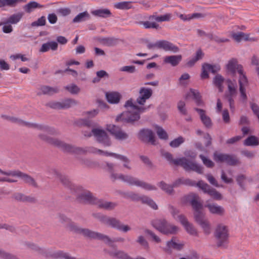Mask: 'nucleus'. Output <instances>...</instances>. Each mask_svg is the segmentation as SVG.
Instances as JSON below:
<instances>
[{
  "label": "nucleus",
  "instance_id": "nucleus-47",
  "mask_svg": "<svg viewBox=\"0 0 259 259\" xmlns=\"http://www.w3.org/2000/svg\"><path fill=\"white\" fill-rule=\"evenodd\" d=\"M190 75L187 73L182 74L179 79V83L182 86H186L189 83Z\"/></svg>",
  "mask_w": 259,
  "mask_h": 259
},
{
  "label": "nucleus",
  "instance_id": "nucleus-3",
  "mask_svg": "<svg viewBox=\"0 0 259 259\" xmlns=\"http://www.w3.org/2000/svg\"><path fill=\"white\" fill-rule=\"evenodd\" d=\"M226 68L227 73L231 76H235L237 73L238 74L239 101L243 104L246 103L248 99L246 87L248 82L243 66L238 63L237 59L232 58L228 61Z\"/></svg>",
  "mask_w": 259,
  "mask_h": 259
},
{
  "label": "nucleus",
  "instance_id": "nucleus-10",
  "mask_svg": "<svg viewBox=\"0 0 259 259\" xmlns=\"http://www.w3.org/2000/svg\"><path fill=\"white\" fill-rule=\"evenodd\" d=\"M226 83L227 86L228 94L227 95V99L229 103L230 109L233 112L235 111L236 108L235 102L233 97L237 93V83L235 79L232 80L231 79H227L226 80Z\"/></svg>",
  "mask_w": 259,
  "mask_h": 259
},
{
  "label": "nucleus",
  "instance_id": "nucleus-23",
  "mask_svg": "<svg viewBox=\"0 0 259 259\" xmlns=\"http://www.w3.org/2000/svg\"><path fill=\"white\" fill-rule=\"evenodd\" d=\"M138 138L142 141H148L152 144L155 142V137L153 133L150 130L143 129L138 134Z\"/></svg>",
  "mask_w": 259,
  "mask_h": 259
},
{
  "label": "nucleus",
  "instance_id": "nucleus-56",
  "mask_svg": "<svg viewBox=\"0 0 259 259\" xmlns=\"http://www.w3.org/2000/svg\"><path fill=\"white\" fill-rule=\"evenodd\" d=\"M17 120L20 124H24V125H28V126L36 127V128H37L38 129H39V130H44V131H46L47 130V128L46 127H45L44 126H42V125H36L35 124L29 123H27V122H24L22 120H20V119H19V120L17 119Z\"/></svg>",
  "mask_w": 259,
  "mask_h": 259
},
{
  "label": "nucleus",
  "instance_id": "nucleus-11",
  "mask_svg": "<svg viewBox=\"0 0 259 259\" xmlns=\"http://www.w3.org/2000/svg\"><path fill=\"white\" fill-rule=\"evenodd\" d=\"M214 236L217 240L218 246H224L228 241L229 233L228 229L224 225H219L215 229Z\"/></svg>",
  "mask_w": 259,
  "mask_h": 259
},
{
  "label": "nucleus",
  "instance_id": "nucleus-22",
  "mask_svg": "<svg viewBox=\"0 0 259 259\" xmlns=\"http://www.w3.org/2000/svg\"><path fill=\"white\" fill-rule=\"evenodd\" d=\"M8 175L11 176V178L14 179L15 180H16V178H20L25 183H27L29 185L33 186H35L36 185L33 178L19 171L13 170L12 172L8 173Z\"/></svg>",
  "mask_w": 259,
  "mask_h": 259
},
{
  "label": "nucleus",
  "instance_id": "nucleus-52",
  "mask_svg": "<svg viewBox=\"0 0 259 259\" xmlns=\"http://www.w3.org/2000/svg\"><path fill=\"white\" fill-rule=\"evenodd\" d=\"M137 242L142 246L145 249H148L149 247L148 242L142 235H140L138 237Z\"/></svg>",
  "mask_w": 259,
  "mask_h": 259
},
{
  "label": "nucleus",
  "instance_id": "nucleus-6",
  "mask_svg": "<svg viewBox=\"0 0 259 259\" xmlns=\"http://www.w3.org/2000/svg\"><path fill=\"white\" fill-rule=\"evenodd\" d=\"M107 166L108 170L111 172V178L113 180H119L122 182H125L129 185H134L138 187H141L147 191L156 190L157 188L156 186L147 183L143 181L134 178L130 175H124L122 174H118L114 173L112 171L114 165L111 163H107Z\"/></svg>",
  "mask_w": 259,
  "mask_h": 259
},
{
  "label": "nucleus",
  "instance_id": "nucleus-17",
  "mask_svg": "<svg viewBox=\"0 0 259 259\" xmlns=\"http://www.w3.org/2000/svg\"><path fill=\"white\" fill-rule=\"evenodd\" d=\"M213 159L216 162H226L230 165H234L238 162V160L235 157L218 152L214 153Z\"/></svg>",
  "mask_w": 259,
  "mask_h": 259
},
{
  "label": "nucleus",
  "instance_id": "nucleus-55",
  "mask_svg": "<svg viewBox=\"0 0 259 259\" xmlns=\"http://www.w3.org/2000/svg\"><path fill=\"white\" fill-rule=\"evenodd\" d=\"M200 16H201V14L199 13H194L193 14H189L187 15H181L180 16V17L182 20L186 21V20H191L192 19H194L196 18H198V17H200Z\"/></svg>",
  "mask_w": 259,
  "mask_h": 259
},
{
  "label": "nucleus",
  "instance_id": "nucleus-30",
  "mask_svg": "<svg viewBox=\"0 0 259 259\" xmlns=\"http://www.w3.org/2000/svg\"><path fill=\"white\" fill-rule=\"evenodd\" d=\"M77 102L71 99L65 100L61 102H58L56 104L55 107L57 108H64L67 109L74 105H77Z\"/></svg>",
  "mask_w": 259,
  "mask_h": 259
},
{
  "label": "nucleus",
  "instance_id": "nucleus-41",
  "mask_svg": "<svg viewBox=\"0 0 259 259\" xmlns=\"http://www.w3.org/2000/svg\"><path fill=\"white\" fill-rule=\"evenodd\" d=\"M65 89L72 95H77L80 92V88L74 83L66 85Z\"/></svg>",
  "mask_w": 259,
  "mask_h": 259
},
{
  "label": "nucleus",
  "instance_id": "nucleus-24",
  "mask_svg": "<svg viewBox=\"0 0 259 259\" xmlns=\"http://www.w3.org/2000/svg\"><path fill=\"white\" fill-rule=\"evenodd\" d=\"M130 196L134 200H140L143 203L147 204L154 210H157L158 209V205L156 204L155 202L147 196H143L140 197L137 194L133 193H131Z\"/></svg>",
  "mask_w": 259,
  "mask_h": 259
},
{
  "label": "nucleus",
  "instance_id": "nucleus-12",
  "mask_svg": "<svg viewBox=\"0 0 259 259\" xmlns=\"http://www.w3.org/2000/svg\"><path fill=\"white\" fill-rule=\"evenodd\" d=\"M80 197L84 201L95 203L100 207L107 209H112L116 206L114 203L94 198L89 192H84L80 195Z\"/></svg>",
  "mask_w": 259,
  "mask_h": 259
},
{
  "label": "nucleus",
  "instance_id": "nucleus-8",
  "mask_svg": "<svg viewBox=\"0 0 259 259\" xmlns=\"http://www.w3.org/2000/svg\"><path fill=\"white\" fill-rule=\"evenodd\" d=\"M151 224L155 229L164 235L176 234L180 230L178 226L168 222L165 219L154 220Z\"/></svg>",
  "mask_w": 259,
  "mask_h": 259
},
{
  "label": "nucleus",
  "instance_id": "nucleus-33",
  "mask_svg": "<svg viewBox=\"0 0 259 259\" xmlns=\"http://www.w3.org/2000/svg\"><path fill=\"white\" fill-rule=\"evenodd\" d=\"M188 96L192 97L195 100L196 103L198 105L200 106L203 105V103L201 100V97L198 91L190 89L186 97L187 98Z\"/></svg>",
  "mask_w": 259,
  "mask_h": 259
},
{
  "label": "nucleus",
  "instance_id": "nucleus-59",
  "mask_svg": "<svg viewBox=\"0 0 259 259\" xmlns=\"http://www.w3.org/2000/svg\"><path fill=\"white\" fill-rule=\"evenodd\" d=\"M200 157L201 159L203 164L208 167H212L214 166L213 162L210 160L209 159L207 158V157L200 155Z\"/></svg>",
  "mask_w": 259,
  "mask_h": 259
},
{
  "label": "nucleus",
  "instance_id": "nucleus-27",
  "mask_svg": "<svg viewBox=\"0 0 259 259\" xmlns=\"http://www.w3.org/2000/svg\"><path fill=\"white\" fill-rule=\"evenodd\" d=\"M109 252H110V254L112 256L117 257L119 259H145L142 257L133 258L125 253L124 251L119 250L116 249H114Z\"/></svg>",
  "mask_w": 259,
  "mask_h": 259
},
{
  "label": "nucleus",
  "instance_id": "nucleus-60",
  "mask_svg": "<svg viewBox=\"0 0 259 259\" xmlns=\"http://www.w3.org/2000/svg\"><path fill=\"white\" fill-rule=\"evenodd\" d=\"M18 0H0V7L6 6H13L18 2Z\"/></svg>",
  "mask_w": 259,
  "mask_h": 259
},
{
  "label": "nucleus",
  "instance_id": "nucleus-9",
  "mask_svg": "<svg viewBox=\"0 0 259 259\" xmlns=\"http://www.w3.org/2000/svg\"><path fill=\"white\" fill-rule=\"evenodd\" d=\"M92 135L95 137L98 142L105 147L109 146L111 144V141L107 134L101 127L94 128L92 130L91 132L88 134L84 133L85 136L91 137Z\"/></svg>",
  "mask_w": 259,
  "mask_h": 259
},
{
  "label": "nucleus",
  "instance_id": "nucleus-61",
  "mask_svg": "<svg viewBox=\"0 0 259 259\" xmlns=\"http://www.w3.org/2000/svg\"><path fill=\"white\" fill-rule=\"evenodd\" d=\"M205 177L211 185L217 187H220L215 179L211 174H207Z\"/></svg>",
  "mask_w": 259,
  "mask_h": 259
},
{
  "label": "nucleus",
  "instance_id": "nucleus-21",
  "mask_svg": "<svg viewBox=\"0 0 259 259\" xmlns=\"http://www.w3.org/2000/svg\"><path fill=\"white\" fill-rule=\"evenodd\" d=\"M8 175L11 176V178L14 179L15 180H16V178H20L25 183H27L29 185L33 186H35L36 185L33 178L19 171L13 170L12 172L8 173Z\"/></svg>",
  "mask_w": 259,
  "mask_h": 259
},
{
  "label": "nucleus",
  "instance_id": "nucleus-40",
  "mask_svg": "<svg viewBox=\"0 0 259 259\" xmlns=\"http://www.w3.org/2000/svg\"><path fill=\"white\" fill-rule=\"evenodd\" d=\"M23 14L19 13L11 16L6 21L10 23L11 24H15L20 21L22 18Z\"/></svg>",
  "mask_w": 259,
  "mask_h": 259
},
{
  "label": "nucleus",
  "instance_id": "nucleus-2",
  "mask_svg": "<svg viewBox=\"0 0 259 259\" xmlns=\"http://www.w3.org/2000/svg\"><path fill=\"white\" fill-rule=\"evenodd\" d=\"M39 137L42 140L46 141L48 143L55 146L58 147L65 152H72L77 154H83L89 152L97 153L100 155L114 157L116 158L121 160L123 162V165L124 167L129 169L131 168L130 165L128 160L123 156L117 155L113 153L105 152L94 148H83L75 147L72 145L65 143L58 139L48 137L46 135H40Z\"/></svg>",
  "mask_w": 259,
  "mask_h": 259
},
{
  "label": "nucleus",
  "instance_id": "nucleus-53",
  "mask_svg": "<svg viewBox=\"0 0 259 259\" xmlns=\"http://www.w3.org/2000/svg\"><path fill=\"white\" fill-rule=\"evenodd\" d=\"M168 210L169 212L171 214L172 218L177 221L178 222V216L179 215H181V214H179V211L178 209L174 207L173 206L169 205L168 206Z\"/></svg>",
  "mask_w": 259,
  "mask_h": 259
},
{
  "label": "nucleus",
  "instance_id": "nucleus-48",
  "mask_svg": "<svg viewBox=\"0 0 259 259\" xmlns=\"http://www.w3.org/2000/svg\"><path fill=\"white\" fill-rule=\"evenodd\" d=\"M185 139L183 137L180 136L171 141L170 142L169 145L172 148H176L183 143Z\"/></svg>",
  "mask_w": 259,
  "mask_h": 259
},
{
  "label": "nucleus",
  "instance_id": "nucleus-63",
  "mask_svg": "<svg viewBox=\"0 0 259 259\" xmlns=\"http://www.w3.org/2000/svg\"><path fill=\"white\" fill-rule=\"evenodd\" d=\"M76 124L78 125H87L90 126L91 122L88 119L80 118L76 121Z\"/></svg>",
  "mask_w": 259,
  "mask_h": 259
},
{
  "label": "nucleus",
  "instance_id": "nucleus-51",
  "mask_svg": "<svg viewBox=\"0 0 259 259\" xmlns=\"http://www.w3.org/2000/svg\"><path fill=\"white\" fill-rule=\"evenodd\" d=\"M207 63H204L202 66V72L201 73V77L202 79L207 78L209 76V72L210 70L208 69Z\"/></svg>",
  "mask_w": 259,
  "mask_h": 259
},
{
  "label": "nucleus",
  "instance_id": "nucleus-14",
  "mask_svg": "<svg viewBox=\"0 0 259 259\" xmlns=\"http://www.w3.org/2000/svg\"><path fill=\"white\" fill-rule=\"evenodd\" d=\"M197 186L201 189L204 193L208 194L215 200H221L223 199L222 195L215 189L211 188L207 184L202 181L197 183Z\"/></svg>",
  "mask_w": 259,
  "mask_h": 259
},
{
  "label": "nucleus",
  "instance_id": "nucleus-43",
  "mask_svg": "<svg viewBox=\"0 0 259 259\" xmlns=\"http://www.w3.org/2000/svg\"><path fill=\"white\" fill-rule=\"evenodd\" d=\"M89 13L85 11L78 14L73 20L74 23H79L86 20L89 18Z\"/></svg>",
  "mask_w": 259,
  "mask_h": 259
},
{
  "label": "nucleus",
  "instance_id": "nucleus-42",
  "mask_svg": "<svg viewBox=\"0 0 259 259\" xmlns=\"http://www.w3.org/2000/svg\"><path fill=\"white\" fill-rule=\"evenodd\" d=\"M38 94H52L58 91L57 89L51 88L48 86H42L39 88Z\"/></svg>",
  "mask_w": 259,
  "mask_h": 259
},
{
  "label": "nucleus",
  "instance_id": "nucleus-35",
  "mask_svg": "<svg viewBox=\"0 0 259 259\" xmlns=\"http://www.w3.org/2000/svg\"><path fill=\"white\" fill-rule=\"evenodd\" d=\"M231 36L233 38L237 41H240L242 40H251L249 38V35L247 33L243 32L232 33Z\"/></svg>",
  "mask_w": 259,
  "mask_h": 259
},
{
  "label": "nucleus",
  "instance_id": "nucleus-57",
  "mask_svg": "<svg viewBox=\"0 0 259 259\" xmlns=\"http://www.w3.org/2000/svg\"><path fill=\"white\" fill-rule=\"evenodd\" d=\"M120 71L125 72L129 73H134L136 71V69L134 66H124L119 69Z\"/></svg>",
  "mask_w": 259,
  "mask_h": 259
},
{
  "label": "nucleus",
  "instance_id": "nucleus-19",
  "mask_svg": "<svg viewBox=\"0 0 259 259\" xmlns=\"http://www.w3.org/2000/svg\"><path fill=\"white\" fill-rule=\"evenodd\" d=\"M205 207L212 214L222 216L225 213V209L223 206L219 205L215 203L211 202L209 200H207L205 202Z\"/></svg>",
  "mask_w": 259,
  "mask_h": 259
},
{
  "label": "nucleus",
  "instance_id": "nucleus-50",
  "mask_svg": "<svg viewBox=\"0 0 259 259\" xmlns=\"http://www.w3.org/2000/svg\"><path fill=\"white\" fill-rule=\"evenodd\" d=\"M0 25H3V31L6 33H9L12 32L13 27L11 24L7 21H4Z\"/></svg>",
  "mask_w": 259,
  "mask_h": 259
},
{
  "label": "nucleus",
  "instance_id": "nucleus-29",
  "mask_svg": "<svg viewBox=\"0 0 259 259\" xmlns=\"http://www.w3.org/2000/svg\"><path fill=\"white\" fill-rule=\"evenodd\" d=\"M236 181L239 186L242 189H245L246 184L248 183H251L253 181V179L251 177H247L243 174L238 175L236 178Z\"/></svg>",
  "mask_w": 259,
  "mask_h": 259
},
{
  "label": "nucleus",
  "instance_id": "nucleus-32",
  "mask_svg": "<svg viewBox=\"0 0 259 259\" xmlns=\"http://www.w3.org/2000/svg\"><path fill=\"white\" fill-rule=\"evenodd\" d=\"M224 78L220 74L216 75L213 78V84L216 88H217L219 91L220 92H222L224 90Z\"/></svg>",
  "mask_w": 259,
  "mask_h": 259
},
{
  "label": "nucleus",
  "instance_id": "nucleus-16",
  "mask_svg": "<svg viewBox=\"0 0 259 259\" xmlns=\"http://www.w3.org/2000/svg\"><path fill=\"white\" fill-rule=\"evenodd\" d=\"M185 245L183 241H180L176 237H173L171 239L166 242V246L164 250L168 253H171L172 250H181Z\"/></svg>",
  "mask_w": 259,
  "mask_h": 259
},
{
  "label": "nucleus",
  "instance_id": "nucleus-18",
  "mask_svg": "<svg viewBox=\"0 0 259 259\" xmlns=\"http://www.w3.org/2000/svg\"><path fill=\"white\" fill-rule=\"evenodd\" d=\"M178 218V222L181 224L188 234L193 236H197L198 235L197 230L195 228L193 225L188 221L184 215H179Z\"/></svg>",
  "mask_w": 259,
  "mask_h": 259
},
{
  "label": "nucleus",
  "instance_id": "nucleus-15",
  "mask_svg": "<svg viewBox=\"0 0 259 259\" xmlns=\"http://www.w3.org/2000/svg\"><path fill=\"white\" fill-rule=\"evenodd\" d=\"M106 128L107 131L110 133L118 140L124 141L128 138V135L126 133L114 124H107Z\"/></svg>",
  "mask_w": 259,
  "mask_h": 259
},
{
  "label": "nucleus",
  "instance_id": "nucleus-28",
  "mask_svg": "<svg viewBox=\"0 0 259 259\" xmlns=\"http://www.w3.org/2000/svg\"><path fill=\"white\" fill-rule=\"evenodd\" d=\"M182 55H178L166 56L164 58L163 61L165 63L169 64L172 66H176L182 61Z\"/></svg>",
  "mask_w": 259,
  "mask_h": 259
},
{
  "label": "nucleus",
  "instance_id": "nucleus-7",
  "mask_svg": "<svg viewBox=\"0 0 259 259\" xmlns=\"http://www.w3.org/2000/svg\"><path fill=\"white\" fill-rule=\"evenodd\" d=\"M163 156L170 163L176 165H181L186 170H192L199 174H201L203 172V168L201 166L188 158L189 157H190L191 159L195 158V154L193 153L191 155L186 154L187 158L182 157L176 159H174L172 155L168 152L164 153Z\"/></svg>",
  "mask_w": 259,
  "mask_h": 259
},
{
  "label": "nucleus",
  "instance_id": "nucleus-46",
  "mask_svg": "<svg viewBox=\"0 0 259 259\" xmlns=\"http://www.w3.org/2000/svg\"><path fill=\"white\" fill-rule=\"evenodd\" d=\"M40 5L35 2H30L24 7V10L26 12L30 13L34 11L35 9L40 8Z\"/></svg>",
  "mask_w": 259,
  "mask_h": 259
},
{
  "label": "nucleus",
  "instance_id": "nucleus-36",
  "mask_svg": "<svg viewBox=\"0 0 259 259\" xmlns=\"http://www.w3.org/2000/svg\"><path fill=\"white\" fill-rule=\"evenodd\" d=\"M244 144L247 146H256L259 145V139L255 136H251L244 141Z\"/></svg>",
  "mask_w": 259,
  "mask_h": 259
},
{
  "label": "nucleus",
  "instance_id": "nucleus-26",
  "mask_svg": "<svg viewBox=\"0 0 259 259\" xmlns=\"http://www.w3.org/2000/svg\"><path fill=\"white\" fill-rule=\"evenodd\" d=\"M180 183V181L178 180L174 183L172 185H169L161 181L158 183V186L168 194H171L173 193V188L178 186Z\"/></svg>",
  "mask_w": 259,
  "mask_h": 259
},
{
  "label": "nucleus",
  "instance_id": "nucleus-62",
  "mask_svg": "<svg viewBox=\"0 0 259 259\" xmlns=\"http://www.w3.org/2000/svg\"><path fill=\"white\" fill-rule=\"evenodd\" d=\"M46 23V18L45 17H41L39 18L37 21H34L32 23V26H43Z\"/></svg>",
  "mask_w": 259,
  "mask_h": 259
},
{
  "label": "nucleus",
  "instance_id": "nucleus-39",
  "mask_svg": "<svg viewBox=\"0 0 259 259\" xmlns=\"http://www.w3.org/2000/svg\"><path fill=\"white\" fill-rule=\"evenodd\" d=\"M92 14L96 16L107 17L111 16L110 11L107 9L95 10L92 11Z\"/></svg>",
  "mask_w": 259,
  "mask_h": 259
},
{
  "label": "nucleus",
  "instance_id": "nucleus-20",
  "mask_svg": "<svg viewBox=\"0 0 259 259\" xmlns=\"http://www.w3.org/2000/svg\"><path fill=\"white\" fill-rule=\"evenodd\" d=\"M157 49H162L165 51H170L173 53L178 52L179 48L170 42L166 40H161L156 41Z\"/></svg>",
  "mask_w": 259,
  "mask_h": 259
},
{
  "label": "nucleus",
  "instance_id": "nucleus-13",
  "mask_svg": "<svg viewBox=\"0 0 259 259\" xmlns=\"http://www.w3.org/2000/svg\"><path fill=\"white\" fill-rule=\"evenodd\" d=\"M101 221L106 225L116 228L117 229L124 233L131 230L130 226L124 225L121 223L119 221L114 218L103 216L101 218Z\"/></svg>",
  "mask_w": 259,
  "mask_h": 259
},
{
  "label": "nucleus",
  "instance_id": "nucleus-49",
  "mask_svg": "<svg viewBox=\"0 0 259 259\" xmlns=\"http://www.w3.org/2000/svg\"><path fill=\"white\" fill-rule=\"evenodd\" d=\"M144 233L146 234L149 235L151 236L152 240L154 241L155 243H159L161 242V239L160 238L159 236L156 235L155 233L152 232L151 230L148 229H146L144 231Z\"/></svg>",
  "mask_w": 259,
  "mask_h": 259
},
{
  "label": "nucleus",
  "instance_id": "nucleus-38",
  "mask_svg": "<svg viewBox=\"0 0 259 259\" xmlns=\"http://www.w3.org/2000/svg\"><path fill=\"white\" fill-rule=\"evenodd\" d=\"M13 170H9L7 171H3L0 169V174L3 175V177H0V182H7L9 183L16 182L17 180L11 178L10 175H8V173L12 172Z\"/></svg>",
  "mask_w": 259,
  "mask_h": 259
},
{
  "label": "nucleus",
  "instance_id": "nucleus-34",
  "mask_svg": "<svg viewBox=\"0 0 259 259\" xmlns=\"http://www.w3.org/2000/svg\"><path fill=\"white\" fill-rule=\"evenodd\" d=\"M171 14L168 13L160 16L152 15L150 16V20H155V22H161L169 21L171 18Z\"/></svg>",
  "mask_w": 259,
  "mask_h": 259
},
{
  "label": "nucleus",
  "instance_id": "nucleus-45",
  "mask_svg": "<svg viewBox=\"0 0 259 259\" xmlns=\"http://www.w3.org/2000/svg\"><path fill=\"white\" fill-rule=\"evenodd\" d=\"M141 24L145 28H158L159 25L155 21V20H150V16L149 21L142 22Z\"/></svg>",
  "mask_w": 259,
  "mask_h": 259
},
{
  "label": "nucleus",
  "instance_id": "nucleus-4",
  "mask_svg": "<svg viewBox=\"0 0 259 259\" xmlns=\"http://www.w3.org/2000/svg\"><path fill=\"white\" fill-rule=\"evenodd\" d=\"M194 210V218L195 222L201 227L204 233L209 234L211 231V227L209 221L205 218V214L201 211L203 205L199 200V196L194 193L189 194L186 197Z\"/></svg>",
  "mask_w": 259,
  "mask_h": 259
},
{
  "label": "nucleus",
  "instance_id": "nucleus-64",
  "mask_svg": "<svg viewBox=\"0 0 259 259\" xmlns=\"http://www.w3.org/2000/svg\"><path fill=\"white\" fill-rule=\"evenodd\" d=\"M221 179L223 181L227 184H231L233 182V179L231 177H228L224 171L222 172Z\"/></svg>",
  "mask_w": 259,
  "mask_h": 259
},
{
  "label": "nucleus",
  "instance_id": "nucleus-58",
  "mask_svg": "<svg viewBox=\"0 0 259 259\" xmlns=\"http://www.w3.org/2000/svg\"><path fill=\"white\" fill-rule=\"evenodd\" d=\"M185 105V103L182 101L179 102L177 105L179 112L183 115H186L187 113Z\"/></svg>",
  "mask_w": 259,
  "mask_h": 259
},
{
  "label": "nucleus",
  "instance_id": "nucleus-44",
  "mask_svg": "<svg viewBox=\"0 0 259 259\" xmlns=\"http://www.w3.org/2000/svg\"><path fill=\"white\" fill-rule=\"evenodd\" d=\"M114 7L116 9L121 10H127L132 8V2H121L115 3Z\"/></svg>",
  "mask_w": 259,
  "mask_h": 259
},
{
  "label": "nucleus",
  "instance_id": "nucleus-37",
  "mask_svg": "<svg viewBox=\"0 0 259 259\" xmlns=\"http://www.w3.org/2000/svg\"><path fill=\"white\" fill-rule=\"evenodd\" d=\"M154 129L160 139L162 140H166L168 139L167 133L161 126L158 125H154Z\"/></svg>",
  "mask_w": 259,
  "mask_h": 259
},
{
  "label": "nucleus",
  "instance_id": "nucleus-25",
  "mask_svg": "<svg viewBox=\"0 0 259 259\" xmlns=\"http://www.w3.org/2000/svg\"><path fill=\"white\" fill-rule=\"evenodd\" d=\"M195 110L198 113L202 123L207 127H210L212 125L211 120L210 117L207 115L205 110L199 109L195 108Z\"/></svg>",
  "mask_w": 259,
  "mask_h": 259
},
{
  "label": "nucleus",
  "instance_id": "nucleus-1",
  "mask_svg": "<svg viewBox=\"0 0 259 259\" xmlns=\"http://www.w3.org/2000/svg\"><path fill=\"white\" fill-rule=\"evenodd\" d=\"M139 93V96L136 102L133 99H130L125 102L124 106L126 111L116 117V122H134L139 120L140 114L148 108L145 106V104L152 96L153 92L150 88L142 87L140 89Z\"/></svg>",
  "mask_w": 259,
  "mask_h": 259
},
{
  "label": "nucleus",
  "instance_id": "nucleus-54",
  "mask_svg": "<svg viewBox=\"0 0 259 259\" xmlns=\"http://www.w3.org/2000/svg\"><path fill=\"white\" fill-rule=\"evenodd\" d=\"M99 113L98 109H93L90 111H85L82 113V115L87 116L89 118H92L96 117Z\"/></svg>",
  "mask_w": 259,
  "mask_h": 259
},
{
  "label": "nucleus",
  "instance_id": "nucleus-31",
  "mask_svg": "<svg viewBox=\"0 0 259 259\" xmlns=\"http://www.w3.org/2000/svg\"><path fill=\"white\" fill-rule=\"evenodd\" d=\"M106 97L108 102L111 104H117L119 102L121 96L116 92L106 93Z\"/></svg>",
  "mask_w": 259,
  "mask_h": 259
},
{
  "label": "nucleus",
  "instance_id": "nucleus-5",
  "mask_svg": "<svg viewBox=\"0 0 259 259\" xmlns=\"http://www.w3.org/2000/svg\"><path fill=\"white\" fill-rule=\"evenodd\" d=\"M61 221L64 224L66 228L68 231L73 233L81 235L85 237L101 239L105 241L106 240H110L106 235L91 231L88 229L83 228L65 216L61 217Z\"/></svg>",
  "mask_w": 259,
  "mask_h": 259
}]
</instances>
